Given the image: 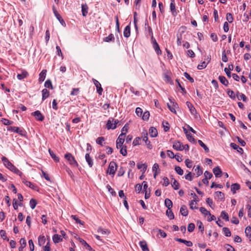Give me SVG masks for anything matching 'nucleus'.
I'll use <instances>...</instances> for the list:
<instances>
[{"label":"nucleus","mask_w":251,"mask_h":251,"mask_svg":"<svg viewBox=\"0 0 251 251\" xmlns=\"http://www.w3.org/2000/svg\"><path fill=\"white\" fill-rule=\"evenodd\" d=\"M240 188V186L238 183H234L231 185V191L233 194H235L237 190H238Z\"/></svg>","instance_id":"nucleus-25"},{"label":"nucleus","mask_w":251,"mask_h":251,"mask_svg":"<svg viewBox=\"0 0 251 251\" xmlns=\"http://www.w3.org/2000/svg\"><path fill=\"white\" fill-rule=\"evenodd\" d=\"M170 10L172 12V15L174 16H176L177 15V12L176 11V5L175 3L174 2H171L170 3Z\"/></svg>","instance_id":"nucleus-24"},{"label":"nucleus","mask_w":251,"mask_h":251,"mask_svg":"<svg viewBox=\"0 0 251 251\" xmlns=\"http://www.w3.org/2000/svg\"><path fill=\"white\" fill-rule=\"evenodd\" d=\"M65 158L67 160L71 166L75 167H77L78 166L77 162L71 153H67L65 154Z\"/></svg>","instance_id":"nucleus-2"},{"label":"nucleus","mask_w":251,"mask_h":251,"mask_svg":"<svg viewBox=\"0 0 251 251\" xmlns=\"http://www.w3.org/2000/svg\"><path fill=\"white\" fill-rule=\"evenodd\" d=\"M238 99L239 100H242L244 102H246L247 100V98L244 94H243L242 93H241V94H240L239 96H238Z\"/></svg>","instance_id":"nucleus-61"},{"label":"nucleus","mask_w":251,"mask_h":251,"mask_svg":"<svg viewBox=\"0 0 251 251\" xmlns=\"http://www.w3.org/2000/svg\"><path fill=\"white\" fill-rule=\"evenodd\" d=\"M195 227V226L193 223H190L188 226V231L191 232L194 231Z\"/></svg>","instance_id":"nucleus-60"},{"label":"nucleus","mask_w":251,"mask_h":251,"mask_svg":"<svg viewBox=\"0 0 251 251\" xmlns=\"http://www.w3.org/2000/svg\"><path fill=\"white\" fill-rule=\"evenodd\" d=\"M200 211L204 215L211 216V214H210V212L207 211L204 207H201L200 208Z\"/></svg>","instance_id":"nucleus-43"},{"label":"nucleus","mask_w":251,"mask_h":251,"mask_svg":"<svg viewBox=\"0 0 251 251\" xmlns=\"http://www.w3.org/2000/svg\"><path fill=\"white\" fill-rule=\"evenodd\" d=\"M125 141V136L120 135L116 140V147L117 149L120 148L123 146Z\"/></svg>","instance_id":"nucleus-5"},{"label":"nucleus","mask_w":251,"mask_h":251,"mask_svg":"<svg viewBox=\"0 0 251 251\" xmlns=\"http://www.w3.org/2000/svg\"><path fill=\"white\" fill-rule=\"evenodd\" d=\"M216 196L221 200H224L225 196L223 193L221 191H217L215 192Z\"/></svg>","instance_id":"nucleus-48"},{"label":"nucleus","mask_w":251,"mask_h":251,"mask_svg":"<svg viewBox=\"0 0 251 251\" xmlns=\"http://www.w3.org/2000/svg\"><path fill=\"white\" fill-rule=\"evenodd\" d=\"M197 201H195V200H192L191 201L190 203V208L192 209V210H194V209H198V207H197L195 205L197 204V202H196Z\"/></svg>","instance_id":"nucleus-47"},{"label":"nucleus","mask_w":251,"mask_h":251,"mask_svg":"<svg viewBox=\"0 0 251 251\" xmlns=\"http://www.w3.org/2000/svg\"><path fill=\"white\" fill-rule=\"evenodd\" d=\"M117 168V163L114 161H111L109 163V167L107 170V173H108L109 175L114 176L115 174Z\"/></svg>","instance_id":"nucleus-3"},{"label":"nucleus","mask_w":251,"mask_h":251,"mask_svg":"<svg viewBox=\"0 0 251 251\" xmlns=\"http://www.w3.org/2000/svg\"><path fill=\"white\" fill-rule=\"evenodd\" d=\"M30 206L32 209H33L36 207L37 202L35 200L32 199L29 202Z\"/></svg>","instance_id":"nucleus-51"},{"label":"nucleus","mask_w":251,"mask_h":251,"mask_svg":"<svg viewBox=\"0 0 251 251\" xmlns=\"http://www.w3.org/2000/svg\"><path fill=\"white\" fill-rule=\"evenodd\" d=\"M186 135L187 136V139L192 143H195V140L194 138L193 137V136L190 134L188 133V131H186L185 132Z\"/></svg>","instance_id":"nucleus-40"},{"label":"nucleus","mask_w":251,"mask_h":251,"mask_svg":"<svg viewBox=\"0 0 251 251\" xmlns=\"http://www.w3.org/2000/svg\"><path fill=\"white\" fill-rule=\"evenodd\" d=\"M225 248L226 249V251H235V249L229 244L225 245Z\"/></svg>","instance_id":"nucleus-64"},{"label":"nucleus","mask_w":251,"mask_h":251,"mask_svg":"<svg viewBox=\"0 0 251 251\" xmlns=\"http://www.w3.org/2000/svg\"><path fill=\"white\" fill-rule=\"evenodd\" d=\"M175 170L176 173L179 175H182L183 174V170L179 166H176Z\"/></svg>","instance_id":"nucleus-55"},{"label":"nucleus","mask_w":251,"mask_h":251,"mask_svg":"<svg viewBox=\"0 0 251 251\" xmlns=\"http://www.w3.org/2000/svg\"><path fill=\"white\" fill-rule=\"evenodd\" d=\"M195 171L196 172L198 176H201L202 174V171L199 165L195 169Z\"/></svg>","instance_id":"nucleus-54"},{"label":"nucleus","mask_w":251,"mask_h":251,"mask_svg":"<svg viewBox=\"0 0 251 251\" xmlns=\"http://www.w3.org/2000/svg\"><path fill=\"white\" fill-rule=\"evenodd\" d=\"M114 119L113 118H110L107 122L106 127L108 129H114L116 128V126L113 125V122Z\"/></svg>","instance_id":"nucleus-12"},{"label":"nucleus","mask_w":251,"mask_h":251,"mask_svg":"<svg viewBox=\"0 0 251 251\" xmlns=\"http://www.w3.org/2000/svg\"><path fill=\"white\" fill-rule=\"evenodd\" d=\"M186 103L191 114L196 116L197 113L193 104L189 101H187Z\"/></svg>","instance_id":"nucleus-8"},{"label":"nucleus","mask_w":251,"mask_h":251,"mask_svg":"<svg viewBox=\"0 0 251 251\" xmlns=\"http://www.w3.org/2000/svg\"><path fill=\"white\" fill-rule=\"evenodd\" d=\"M85 159L88 163L90 167H92L93 165V160L90 157L89 153H86L85 155Z\"/></svg>","instance_id":"nucleus-26"},{"label":"nucleus","mask_w":251,"mask_h":251,"mask_svg":"<svg viewBox=\"0 0 251 251\" xmlns=\"http://www.w3.org/2000/svg\"><path fill=\"white\" fill-rule=\"evenodd\" d=\"M49 151L50 155L55 162H58L59 161V158L56 156L52 151L49 149Z\"/></svg>","instance_id":"nucleus-41"},{"label":"nucleus","mask_w":251,"mask_h":251,"mask_svg":"<svg viewBox=\"0 0 251 251\" xmlns=\"http://www.w3.org/2000/svg\"><path fill=\"white\" fill-rule=\"evenodd\" d=\"M150 112L148 111H146L144 112L142 114V119L144 121H147L149 119L150 117Z\"/></svg>","instance_id":"nucleus-45"},{"label":"nucleus","mask_w":251,"mask_h":251,"mask_svg":"<svg viewBox=\"0 0 251 251\" xmlns=\"http://www.w3.org/2000/svg\"><path fill=\"white\" fill-rule=\"evenodd\" d=\"M165 205L168 209H171L173 206L172 201L169 199H166L165 200Z\"/></svg>","instance_id":"nucleus-34"},{"label":"nucleus","mask_w":251,"mask_h":251,"mask_svg":"<svg viewBox=\"0 0 251 251\" xmlns=\"http://www.w3.org/2000/svg\"><path fill=\"white\" fill-rule=\"evenodd\" d=\"M42 100H44L50 95L49 91L47 89H44L42 91Z\"/></svg>","instance_id":"nucleus-31"},{"label":"nucleus","mask_w":251,"mask_h":251,"mask_svg":"<svg viewBox=\"0 0 251 251\" xmlns=\"http://www.w3.org/2000/svg\"><path fill=\"white\" fill-rule=\"evenodd\" d=\"M128 129V125L127 124H126L125 126L122 128L121 130V133L120 135H122L125 136Z\"/></svg>","instance_id":"nucleus-37"},{"label":"nucleus","mask_w":251,"mask_h":251,"mask_svg":"<svg viewBox=\"0 0 251 251\" xmlns=\"http://www.w3.org/2000/svg\"><path fill=\"white\" fill-rule=\"evenodd\" d=\"M46 242V239L44 236L40 235L38 237V245L40 246H43Z\"/></svg>","instance_id":"nucleus-32"},{"label":"nucleus","mask_w":251,"mask_h":251,"mask_svg":"<svg viewBox=\"0 0 251 251\" xmlns=\"http://www.w3.org/2000/svg\"><path fill=\"white\" fill-rule=\"evenodd\" d=\"M44 85H45V87L46 88H50L51 89H52L51 82L50 80L48 79V80H46V81Z\"/></svg>","instance_id":"nucleus-62"},{"label":"nucleus","mask_w":251,"mask_h":251,"mask_svg":"<svg viewBox=\"0 0 251 251\" xmlns=\"http://www.w3.org/2000/svg\"><path fill=\"white\" fill-rule=\"evenodd\" d=\"M46 73L47 71L46 70H43L41 73L39 75V81H43L45 78L46 75Z\"/></svg>","instance_id":"nucleus-30"},{"label":"nucleus","mask_w":251,"mask_h":251,"mask_svg":"<svg viewBox=\"0 0 251 251\" xmlns=\"http://www.w3.org/2000/svg\"><path fill=\"white\" fill-rule=\"evenodd\" d=\"M98 232L102 235H108L110 233V231L107 229L102 228L99 227L98 229Z\"/></svg>","instance_id":"nucleus-23"},{"label":"nucleus","mask_w":251,"mask_h":251,"mask_svg":"<svg viewBox=\"0 0 251 251\" xmlns=\"http://www.w3.org/2000/svg\"><path fill=\"white\" fill-rule=\"evenodd\" d=\"M166 215L170 220L174 219L175 218L174 215L171 209H168L166 211Z\"/></svg>","instance_id":"nucleus-36"},{"label":"nucleus","mask_w":251,"mask_h":251,"mask_svg":"<svg viewBox=\"0 0 251 251\" xmlns=\"http://www.w3.org/2000/svg\"><path fill=\"white\" fill-rule=\"evenodd\" d=\"M10 130L13 132L18 133L21 135H23L24 132L22 129L16 126H11Z\"/></svg>","instance_id":"nucleus-27"},{"label":"nucleus","mask_w":251,"mask_h":251,"mask_svg":"<svg viewBox=\"0 0 251 251\" xmlns=\"http://www.w3.org/2000/svg\"><path fill=\"white\" fill-rule=\"evenodd\" d=\"M92 80H93L95 86L97 88V92L98 93V94L99 95H101L102 94V92L103 91V89L101 87V84L98 80H97L96 79H95L94 78H93Z\"/></svg>","instance_id":"nucleus-6"},{"label":"nucleus","mask_w":251,"mask_h":251,"mask_svg":"<svg viewBox=\"0 0 251 251\" xmlns=\"http://www.w3.org/2000/svg\"><path fill=\"white\" fill-rule=\"evenodd\" d=\"M32 114L38 121H42L44 119V117L39 110L35 111Z\"/></svg>","instance_id":"nucleus-9"},{"label":"nucleus","mask_w":251,"mask_h":251,"mask_svg":"<svg viewBox=\"0 0 251 251\" xmlns=\"http://www.w3.org/2000/svg\"><path fill=\"white\" fill-rule=\"evenodd\" d=\"M139 246L143 251H150L146 241L143 240L139 242Z\"/></svg>","instance_id":"nucleus-13"},{"label":"nucleus","mask_w":251,"mask_h":251,"mask_svg":"<svg viewBox=\"0 0 251 251\" xmlns=\"http://www.w3.org/2000/svg\"><path fill=\"white\" fill-rule=\"evenodd\" d=\"M213 172L217 177H220L222 176V172L219 166H217L213 168Z\"/></svg>","instance_id":"nucleus-11"},{"label":"nucleus","mask_w":251,"mask_h":251,"mask_svg":"<svg viewBox=\"0 0 251 251\" xmlns=\"http://www.w3.org/2000/svg\"><path fill=\"white\" fill-rule=\"evenodd\" d=\"M21 244L20 247L19 248V251H23V249L25 247L26 245V240L25 238H21L20 241Z\"/></svg>","instance_id":"nucleus-21"},{"label":"nucleus","mask_w":251,"mask_h":251,"mask_svg":"<svg viewBox=\"0 0 251 251\" xmlns=\"http://www.w3.org/2000/svg\"><path fill=\"white\" fill-rule=\"evenodd\" d=\"M173 183L172 184L173 188L175 190H178L179 189V183L176 180V179L173 178Z\"/></svg>","instance_id":"nucleus-38"},{"label":"nucleus","mask_w":251,"mask_h":251,"mask_svg":"<svg viewBox=\"0 0 251 251\" xmlns=\"http://www.w3.org/2000/svg\"><path fill=\"white\" fill-rule=\"evenodd\" d=\"M21 72V73L18 74L17 76V78L19 80H22L26 78L28 75L27 72L25 70H22Z\"/></svg>","instance_id":"nucleus-10"},{"label":"nucleus","mask_w":251,"mask_h":251,"mask_svg":"<svg viewBox=\"0 0 251 251\" xmlns=\"http://www.w3.org/2000/svg\"><path fill=\"white\" fill-rule=\"evenodd\" d=\"M104 141V138L103 137H98L96 140V143L101 146H103V142Z\"/></svg>","instance_id":"nucleus-58"},{"label":"nucleus","mask_w":251,"mask_h":251,"mask_svg":"<svg viewBox=\"0 0 251 251\" xmlns=\"http://www.w3.org/2000/svg\"><path fill=\"white\" fill-rule=\"evenodd\" d=\"M198 143L199 145L203 148L205 152H208L209 151V150L208 148L201 141V140H198Z\"/></svg>","instance_id":"nucleus-39"},{"label":"nucleus","mask_w":251,"mask_h":251,"mask_svg":"<svg viewBox=\"0 0 251 251\" xmlns=\"http://www.w3.org/2000/svg\"><path fill=\"white\" fill-rule=\"evenodd\" d=\"M152 170L153 172H154L153 177L156 178L157 175L159 173V165L157 163L154 164Z\"/></svg>","instance_id":"nucleus-15"},{"label":"nucleus","mask_w":251,"mask_h":251,"mask_svg":"<svg viewBox=\"0 0 251 251\" xmlns=\"http://www.w3.org/2000/svg\"><path fill=\"white\" fill-rule=\"evenodd\" d=\"M222 60L224 62H226L228 61L227 57L226 55V50H224L222 54Z\"/></svg>","instance_id":"nucleus-57"},{"label":"nucleus","mask_w":251,"mask_h":251,"mask_svg":"<svg viewBox=\"0 0 251 251\" xmlns=\"http://www.w3.org/2000/svg\"><path fill=\"white\" fill-rule=\"evenodd\" d=\"M197 224L198 226L199 229L200 230L201 232L202 233L204 231V226L202 223L200 221H198Z\"/></svg>","instance_id":"nucleus-50"},{"label":"nucleus","mask_w":251,"mask_h":251,"mask_svg":"<svg viewBox=\"0 0 251 251\" xmlns=\"http://www.w3.org/2000/svg\"><path fill=\"white\" fill-rule=\"evenodd\" d=\"M137 168L138 169H142L143 173L146 171L147 166L145 164H137Z\"/></svg>","instance_id":"nucleus-44"},{"label":"nucleus","mask_w":251,"mask_h":251,"mask_svg":"<svg viewBox=\"0 0 251 251\" xmlns=\"http://www.w3.org/2000/svg\"><path fill=\"white\" fill-rule=\"evenodd\" d=\"M149 133L151 137H155L157 135V131L155 127H151L149 129Z\"/></svg>","instance_id":"nucleus-20"},{"label":"nucleus","mask_w":251,"mask_h":251,"mask_svg":"<svg viewBox=\"0 0 251 251\" xmlns=\"http://www.w3.org/2000/svg\"><path fill=\"white\" fill-rule=\"evenodd\" d=\"M82 14L83 16H86L88 13V6L86 4L81 5Z\"/></svg>","instance_id":"nucleus-33"},{"label":"nucleus","mask_w":251,"mask_h":251,"mask_svg":"<svg viewBox=\"0 0 251 251\" xmlns=\"http://www.w3.org/2000/svg\"><path fill=\"white\" fill-rule=\"evenodd\" d=\"M207 65V63H206L205 61L202 62L200 64H199L197 66V68L199 70H201L206 67Z\"/></svg>","instance_id":"nucleus-56"},{"label":"nucleus","mask_w":251,"mask_h":251,"mask_svg":"<svg viewBox=\"0 0 251 251\" xmlns=\"http://www.w3.org/2000/svg\"><path fill=\"white\" fill-rule=\"evenodd\" d=\"M175 240L177 242L185 244L187 247H191L193 245L192 242L190 241H187L181 238H176Z\"/></svg>","instance_id":"nucleus-14"},{"label":"nucleus","mask_w":251,"mask_h":251,"mask_svg":"<svg viewBox=\"0 0 251 251\" xmlns=\"http://www.w3.org/2000/svg\"><path fill=\"white\" fill-rule=\"evenodd\" d=\"M219 79L220 82L226 86L228 85V81L226 78L224 76H219Z\"/></svg>","instance_id":"nucleus-28"},{"label":"nucleus","mask_w":251,"mask_h":251,"mask_svg":"<svg viewBox=\"0 0 251 251\" xmlns=\"http://www.w3.org/2000/svg\"><path fill=\"white\" fill-rule=\"evenodd\" d=\"M221 217L223 219L225 220L226 221H229V217L228 214L224 211H222L221 213Z\"/></svg>","instance_id":"nucleus-42"},{"label":"nucleus","mask_w":251,"mask_h":251,"mask_svg":"<svg viewBox=\"0 0 251 251\" xmlns=\"http://www.w3.org/2000/svg\"><path fill=\"white\" fill-rule=\"evenodd\" d=\"M182 146L180 142H175L173 145V148L176 151H182Z\"/></svg>","instance_id":"nucleus-16"},{"label":"nucleus","mask_w":251,"mask_h":251,"mask_svg":"<svg viewBox=\"0 0 251 251\" xmlns=\"http://www.w3.org/2000/svg\"><path fill=\"white\" fill-rule=\"evenodd\" d=\"M0 235L3 240H6L7 241H9V238H7L6 236V233L5 230L2 229L0 230Z\"/></svg>","instance_id":"nucleus-52"},{"label":"nucleus","mask_w":251,"mask_h":251,"mask_svg":"<svg viewBox=\"0 0 251 251\" xmlns=\"http://www.w3.org/2000/svg\"><path fill=\"white\" fill-rule=\"evenodd\" d=\"M135 113L138 116L141 117L143 114L142 109L140 107H137L136 108Z\"/></svg>","instance_id":"nucleus-59"},{"label":"nucleus","mask_w":251,"mask_h":251,"mask_svg":"<svg viewBox=\"0 0 251 251\" xmlns=\"http://www.w3.org/2000/svg\"><path fill=\"white\" fill-rule=\"evenodd\" d=\"M180 212L182 216H187L188 215V213L186 206L184 205L181 206L180 209Z\"/></svg>","instance_id":"nucleus-22"},{"label":"nucleus","mask_w":251,"mask_h":251,"mask_svg":"<svg viewBox=\"0 0 251 251\" xmlns=\"http://www.w3.org/2000/svg\"><path fill=\"white\" fill-rule=\"evenodd\" d=\"M152 40V44H153V47L156 52V53L158 55H160L162 53V51L160 49V47L159 46V45L157 43L155 39H153Z\"/></svg>","instance_id":"nucleus-7"},{"label":"nucleus","mask_w":251,"mask_h":251,"mask_svg":"<svg viewBox=\"0 0 251 251\" xmlns=\"http://www.w3.org/2000/svg\"><path fill=\"white\" fill-rule=\"evenodd\" d=\"M227 94L228 96L231 99H233V100H234L235 99V96L234 93L232 90H231L230 89H228L227 91Z\"/></svg>","instance_id":"nucleus-49"},{"label":"nucleus","mask_w":251,"mask_h":251,"mask_svg":"<svg viewBox=\"0 0 251 251\" xmlns=\"http://www.w3.org/2000/svg\"><path fill=\"white\" fill-rule=\"evenodd\" d=\"M1 161H2L4 165L7 169L22 177L23 173L13 164H12L6 157L2 156L1 157Z\"/></svg>","instance_id":"nucleus-1"},{"label":"nucleus","mask_w":251,"mask_h":251,"mask_svg":"<svg viewBox=\"0 0 251 251\" xmlns=\"http://www.w3.org/2000/svg\"><path fill=\"white\" fill-rule=\"evenodd\" d=\"M52 240L55 243H57L62 240L61 236L58 234H54L52 237Z\"/></svg>","instance_id":"nucleus-29"},{"label":"nucleus","mask_w":251,"mask_h":251,"mask_svg":"<svg viewBox=\"0 0 251 251\" xmlns=\"http://www.w3.org/2000/svg\"><path fill=\"white\" fill-rule=\"evenodd\" d=\"M130 35V27L129 25H127L124 29V36L128 38Z\"/></svg>","instance_id":"nucleus-19"},{"label":"nucleus","mask_w":251,"mask_h":251,"mask_svg":"<svg viewBox=\"0 0 251 251\" xmlns=\"http://www.w3.org/2000/svg\"><path fill=\"white\" fill-rule=\"evenodd\" d=\"M223 230L226 236L229 237L231 236V232L228 228L226 227H223Z\"/></svg>","instance_id":"nucleus-46"},{"label":"nucleus","mask_w":251,"mask_h":251,"mask_svg":"<svg viewBox=\"0 0 251 251\" xmlns=\"http://www.w3.org/2000/svg\"><path fill=\"white\" fill-rule=\"evenodd\" d=\"M115 39L114 35L113 34H109L107 37L103 39V41L106 42H109L110 41H114Z\"/></svg>","instance_id":"nucleus-35"},{"label":"nucleus","mask_w":251,"mask_h":251,"mask_svg":"<svg viewBox=\"0 0 251 251\" xmlns=\"http://www.w3.org/2000/svg\"><path fill=\"white\" fill-rule=\"evenodd\" d=\"M22 179V182L27 186H28L29 187L31 188V189L33 190H36V186H35L33 184H32L31 182L28 181L26 180L25 178Z\"/></svg>","instance_id":"nucleus-17"},{"label":"nucleus","mask_w":251,"mask_h":251,"mask_svg":"<svg viewBox=\"0 0 251 251\" xmlns=\"http://www.w3.org/2000/svg\"><path fill=\"white\" fill-rule=\"evenodd\" d=\"M226 20L229 23H231L233 22V18L232 17V15L231 13H227L226 14Z\"/></svg>","instance_id":"nucleus-53"},{"label":"nucleus","mask_w":251,"mask_h":251,"mask_svg":"<svg viewBox=\"0 0 251 251\" xmlns=\"http://www.w3.org/2000/svg\"><path fill=\"white\" fill-rule=\"evenodd\" d=\"M230 147L231 148H232L234 150H237V151L242 154L243 153V150L242 148H240L239 147L238 145H237V144L234 143H232L230 144Z\"/></svg>","instance_id":"nucleus-18"},{"label":"nucleus","mask_w":251,"mask_h":251,"mask_svg":"<svg viewBox=\"0 0 251 251\" xmlns=\"http://www.w3.org/2000/svg\"><path fill=\"white\" fill-rule=\"evenodd\" d=\"M169 100L170 103H167V106L168 108L172 112L174 113H176V109L178 107V104H177L176 102L175 101L172 100L171 99H169Z\"/></svg>","instance_id":"nucleus-4"},{"label":"nucleus","mask_w":251,"mask_h":251,"mask_svg":"<svg viewBox=\"0 0 251 251\" xmlns=\"http://www.w3.org/2000/svg\"><path fill=\"white\" fill-rule=\"evenodd\" d=\"M245 233L247 236L251 237V227L250 226H247L245 229Z\"/></svg>","instance_id":"nucleus-63"}]
</instances>
